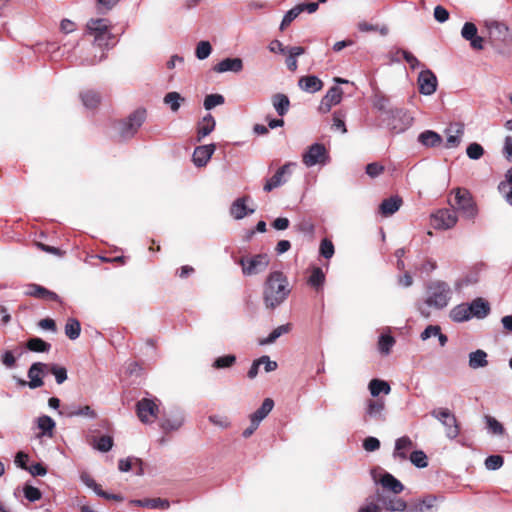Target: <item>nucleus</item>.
Masks as SVG:
<instances>
[{"label":"nucleus","instance_id":"1","mask_svg":"<svg viewBox=\"0 0 512 512\" xmlns=\"http://www.w3.org/2000/svg\"><path fill=\"white\" fill-rule=\"evenodd\" d=\"M290 293L287 277L280 271L271 272L264 284L263 299L265 306L274 309L279 306Z\"/></svg>","mask_w":512,"mask_h":512},{"label":"nucleus","instance_id":"2","mask_svg":"<svg viewBox=\"0 0 512 512\" xmlns=\"http://www.w3.org/2000/svg\"><path fill=\"white\" fill-rule=\"evenodd\" d=\"M427 297L424 304L419 305L418 310L424 317H429L430 312L426 310V306L435 309H443L451 299V288L448 283L440 280L432 281L426 288Z\"/></svg>","mask_w":512,"mask_h":512},{"label":"nucleus","instance_id":"3","mask_svg":"<svg viewBox=\"0 0 512 512\" xmlns=\"http://www.w3.org/2000/svg\"><path fill=\"white\" fill-rule=\"evenodd\" d=\"M455 204L452 205L462 216L466 219L473 220L478 214L477 205L472 197V194L465 188H456Z\"/></svg>","mask_w":512,"mask_h":512},{"label":"nucleus","instance_id":"4","mask_svg":"<svg viewBox=\"0 0 512 512\" xmlns=\"http://www.w3.org/2000/svg\"><path fill=\"white\" fill-rule=\"evenodd\" d=\"M87 30L94 36L95 42L100 47H107L110 45V41L114 40L107 19H90L87 23Z\"/></svg>","mask_w":512,"mask_h":512},{"label":"nucleus","instance_id":"5","mask_svg":"<svg viewBox=\"0 0 512 512\" xmlns=\"http://www.w3.org/2000/svg\"><path fill=\"white\" fill-rule=\"evenodd\" d=\"M431 416L439 420L445 427L448 438L454 439L460 434V425L456 416L448 408H437L431 411Z\"/></svg>","mask_w":512,"mask_h":512},{"label":"nucleus","instance_id":"6","mask_svg":"<svg viewBox=\"0 0 512 512\" xmlns=\"http://www.w3.org/2000/svg\"><path fill=\"white\" fill-rule=\"evenodd\" d=\"M146 117V110L138 109L131 113L126 120L119 122V134L122 139L133 137Z\"/></svg>","mask_w":512,"mask_h":512},{"label":"nucleus","instance_id":"7","mask_svg":"<svg viewBox=\"0 0 512 512\" xmlns=\"http://www.w3.org/2000/svg\"><path fill=\"white\" fill-rule=\"evenodd\" d=\"M238 263L242 267L244 275H255L264 271L269 265V258L266 254H257L252 258L241 257Z\"/></svg>","mask_w":512,"mask_h":512},{"label":"nucleus","instance_id":"8","mask_svg":"<svg viewBox=\"0 0 512 512\" xmlns=\"http://www.w3.org/2000/svg\"><path fill=\"white\" fill-rule=\"evenodd\" d=\"M136 413L142 423H151L155 418H157L159 407L155 400L142 398L136 404Z\"/></svg>","mask_w":512,"mask_h":512},{"label":"nucleus","instance_id":"9","mask_svg":"<svg viewBox=\"0 0 512 512\" xmlns=\"http://www.w3.org/2000/svg\"><path fill=\"white\" fill-rule=\"evenodd\" d=\"M458 217L454 209H439L432 215V225L435 229H450L456 225Z\"/></svg>","mask_w":512,"mask_h":512},{"label":"nucleus","instance_id":"10","mask_svg":"<svg viewBox=\"0 0 512 512\" xmlns=\"http://www.w3.org/2000/svg\"><path fill=\"white\" fill-rule=\"evenodd\" d=\"M327 159V150L325 146L320 143L311 145L302 157V161L307 167H312L316 164H325Z\"/></svg>","mask_w":512,"mask_h":512},{"label":"nucleus","instance_id":"11","mask_svg":"<svg viewBox=\"0 0 512 512\" xmlns=\"http://www.w3.org/2000/svg\"><path fill=\"white\" fill-rule=\"evenodd\" d=\"M392 116L388 123L390 130L394 133H401L407 130L413 123V117L405 110L396 109L391 111Z\"/></svg>","mask_w":512,"mask_h":512},{"label":"nucleus","instance_id":"12","mask_svg":"<svg viewBox=\"0 0 512 512\" xmlns=\"http://www.w3.org/2000/svg\"><path fill=\"white\" fill-rule=\"evenodd\" d=\"M485 25L489 30V36L492 41L506 43L511 39L509 28L506 24L492 20L486 21Z\"/></svg>","mask_w":512,"mask_h":512},{"label":"nucleus","instance_id":"13","mask_svg":"<svg viewBox=\"0 0 512 512\" xmlns=\"http://www.w3.org/2000/svg\"><path fill=\"white\" fill-rule=\"evenodd\" d=\"M343 91L338 86L331 87L326 95L322 98L318 110L320 113L326 114L331 108L339 104L342 100Z\"/></svg>","mask_w":512,"mask_h":512},{"label":"nucleus","instance_id":"14","mask_svg":"<svg viewBox=\"0 0 512 512\" xmlns=\"http://www.w3.org/2000/svg\"><path fill=\"white\" fill-rule=\"evenodd\" d=\"M419 92L423 95H431L436 91L437 78L431 70L421 71L418 76Z\"/></svg>","mask_w":512,"mask_h":512},{"label":"nucleus","instance_id":"15","mask_svg":"<svg viewBox=\"0 0 512 512\" xmlns=\"http://www.w3.org/2000/svg\"><path fill=\"white\" fill-rule=\"evenodd\" d=\"M81 481L90 489H92L99 497H102L107 500H114L117 502H122L124 500L123 496L120 494H111L104 491L100 484H98L88 473L81 474Z\"/></svg>","mask_w":512,"mask_h":512},{"label":"nucleus","instance_id":"16","mask_svg":"<svg viewBox=\"0 0 512 512\" xmlns=\"http://www.w3.org/2000/svg\"><path fill=\"white\" fill-rule=\"evenodd\" d=\"M461 35L470 42V46L474 50H482L484 48V39L477 35V27L474 23L466 22L462 27Z\"/></svg>","mask_w":512,"mask_h":512},{"label":"nucleus","instance_id":"17","mask_svg":"<svg viewBox=\"0 0 512 512\" xmlns=\"http://www.w3.org/2000/svg\"><path fill=\"white\" fill-rule=\"evenodd\" d=\"M46 368H48V364L42 362H35L30 366L27 375L30 379L28 386L31 389H36L43 386L44 382L42 376Z\"/></svg>","mask_w":512,"mask_h":512},{"label":"nucleus","instance_id":"18","mask_svg":"<svg viewBox=\"0 0 512 512\" xmlns=\"http://www.w3.org/2000/svg\"><path fill=\"white\" fill-rule=\"evenodd\" d=\"M25 294L37 299L60 302V298L55 292L35 283L27 285Z\"/></svg>","mask_w":512,"mask_h":512},{"label":"nucleus","instance_id":"19","mask_svg":"<svg viewBox=\"0 0 512 512\" xmlns=\"http://www.w3.org/2000/svg\"><path fill=\"white\" fill-rule=\"evenodd\" d=\"M291 166H292L291 163H286L282 167H280L275 172V174L266 181V183L264 184L263 189L266 192H270L273 189H275V188L281 186L282 184H284L286 182L285 176L290 174V167Z\"/></svg>","mask_w":512,"mask_h":512},{"label":"nucleus","instance_id":"20","mask_svg":"<svg viewBox=\"0 0 512 512\" xmlns=\"http://www.w3.org/2000/svg\"><path fill=\"white\" fill-rule=\"evenodd\" d=\"M130 505L148 508V509H159L167 510L170 508V501L164 498H144L134 499L129 502Z\"/></svg>","mask_w":512,"mask_h":512},{"label":"nucleus","instance_id":"21","mask_svg":"<svg viewBox=\"0 0 512 512\" xmlns=\"http://www.w3.org/2000/svg\"><path fill=\"white\" fill-rule=\"evenodd\" d=\"M216 149L215 144L198 146L193 153V162L197 167H204L211 159Z\"/></svg>","mask_w":512,"mask_h":512},{"label":"nucleus","instance_id":"22","mask_svg":"<svg viewBox=\"0 0 512 512\" xmlns=\"http://www.w3.org/2000/svg\"><path fill=\"white\" fill-rule=\"evenodd\" d=\"M385 402L382 399H369L367 401L366 416L375 421H385Z\"/></svg>","mask_w":512,"mask_h":512},{"label":"nucleus","instance_id":"23","mask_svg":"<svg viewBox=\"0 0 512 512\" xmlns=\"http://www.w3.org/2000/svg\"><path fill=\"white\" fill-rule=\"evenodd\" d=\"M250 200L249 196H243L237 198L230 207V214L233 218L240 220L243 219L248 214L254 213V209H249L246 203Z\"/></svg>","mask_w":512,"mask_h":512},{"label":"nucleus","instance_id":"24","mask_svg":"<svg viewBox=\"0 0 512 512\" xmlns=\"http://www.w3.org/2000/svg\"><path fill=\"white\" fill-rule=\"evenodd\" d=\"M378 501L389 512L404 511L407 507L406 502L397 496L379 495Z\"/></svg>","mask_w":512,"mask_h":512},{"label":"nucleus","instance_id":"25","mask_svg":"<svg viewBox=\"0 0 512 512\" xmlns=\"http://www.w3.org/2000/svg\"><path fill=\"white\" fill-rule=\"evenodd\" d=\"M403 204V200L400 196L395 195L387 199H384L379 206V213L383 217H389L397 212Z\"/></svg>","mask_w":512,"mask_h":512},{"label":"nucleus","instance_id":"26","mask_svg":"<svg viewBox=\"0 0 512 512\" xmlns=\"http://www.w3.org/2000/svg\"><path fill=\"white\" fill-rule=\"evenodd\" d=\"M298 86L305 92L315 93L323 88V82L317 76L307 75L300 77Z\"/></svg>","mask_w":512,"mask_h":512},{"label":"nucleus","instance_id":"27","mask_svg":"<svg viewBox=\"0 0 512 512\" xmlns=\"http://www.w3.org/2000/svg\"><path fill=\"white\" fill-rule=\"evenodd\" d=\"M243 69V62L240 58H225L214 66V71L223 73L227 71L240 72Z\"/></svg>","mask_w":512,"mask_h":512},{"label":"nucleus","instance_id":"28","mask_svg":"<svg viewBox=\"0 0 512 512\" xmlns=\"http://www.w3.org/2000/svg\"><path fill=\"white\" fill-rule=\"evenodd\" d=\"M469 305L471 316L478 319L485 318L490 313L489 302L483 298H476Z\"/></svg>","mask_w":512,"mask_h":512},{"label":"nucleus","instance_id":"29","mask_svg":"<svg viewBox=\"0 0 512 512\" xmlns=\"http://www.w3.org/2000/svg\"><path fill=\"white\" fill-rule=\"evenodd\" d=\"M184 422V418L181 413L176 415L164 416L160 421V427L165 433L178 430Z\"/></svg>","mask_w":512,"mask_h":512},{"label":"nucleus","instance_id":"30","mask_svg":"<svg viewBox=\"0 0 512 512\" xmlns=\"http://www.w3.org/2000/svg\"><path fill=\"white\" fill-rule=\"evenodd\" d=\"M379 482L383 488L391 491L395 495L400 494L404 490V485L390 473H384Z\"/></svg>","mask_w":512,"mask_h":512},{"label":"nucleus","instance_id":"31","mask_svg":"<svg viewBox=\"0 0 512 512\" xmlns=\"http://www.w3.org/2000/svg\"><path fill=\"white\" fill-rule=\"evenodd\" d=\"M215 119L211 114H207L198 123L197 127V141L200 142L202 138L209 135L215 128Z\"/></svg>","mask_w":512,"mask_h":512},{"label":"nucleus","instance_id":"32","mask_svg":"<svg viewBox=\"0 0 512 512\" xmlns=\"http://www.w3.org/2000/svg\"><path fill=\"white\" fill-rule=\"evenodd\" d=\"M274 109L281 117L287 114L290 108V100L287 95L283 93H276L271 98Z\"/></svg>","mask_w":512,"mask_h":512},{"label":"nucleus","instance_id":"33","mask_svg":"<svg viewBox=\"0 0 512 512\" xmlns=\"http://www.w3.org/2000/svg\"><path fill=\"white\" fill-rule=\"evenodd\" d=\"M418 141L425 147H438L442 143V137L432 130H426L418 136Z\"/></svg>","mask_w":512,"mask_h":512},{"label":"nucleus","instance_id":"34","mask_svg":"<svg viewBox=\"0 0 512 512\" xmlns=\"http://www.w3.org/2000/svg\"><path fill=\"white\" fill-rule=\"evenodd\" d=\"M450 318L454 322H458V323L470 320L472 318V316H471L469 305L466 303H463V304H459V305L455 306L450 311Z\"/></svg>","mask_w":512,"mask_h":512},{"label":"nucleus","instance_id":"35","mask_svg":"<svg viewBox=\"0 0 512 512\" xmlns=\"http://www.w3.org/2000/svg\"><path fill=\"white\" fill-rule=\"evenodd\" d=\"M413 446L412 440L408 436L400 437L396 440L394 457L402 460L407 459V451Z\"/></svg>","mask_w":512,"mask_h":512},{"label":"nucleus","instance_id":"36","mask_svg":"<svg viewBox=\"0 0 512 512\" xmlns=\"http://www.w3.org/2000/svg\"><path fill=\"white\" fill-rule=\"evenodd\" d=\"M274 401L271 398H266L262 402L260 408H258L254 413L251 414L250 419L255 420V422L260 423L273 409Z\"/></svg>","mask_w":512,"mask_h":512},{"label":"nucleus","instance_id":"37","mask_svg":"<svg viewBox=\"0 0 512 512\" xmlns=\"http://www.w3.org/2000/svg\"><path fill=\"white\" fill-rule=\"evenodd\" d=\"M82 103L89 109H95L101 102V96L98 92L93 90H87L80 94Z\"/></svg>","mask_w":512,"mask_h":512},{"label":"nucleus","instance_id":"38","mask_svg":"<svg viewBox=\"0 0 512 512\" xmlns=\"http://www.w3.org/2000/svg\"><path fill=\"white\" fill-rule=\"evenodd\" d=\"M488 365L487 353L481 349L471 352L469 355V366L472 369L486 367Z\"/></svg>","mask_w":512,"mask_h":512},{"label":"nucleus","instance_id":"39","mask_svg":"<svg viewBox=\"0 0 512 512\" xmlns=\"http://www.w3.org/2000/svg\"><path fill=\"white\" fill-rule=\"evenodd\" d=\"M325 282V274L320 267H313L311 275L308 278V284L316 291L322 289Z\"/></svg>","mask_w":512,"mask_h":512},{"label":"nucleus","instance_id":"40","mask_svg":"<svg viewBox=\"0 0 512 512\" xmlns=\"http://www.w3.org/2000/svg\"><path fill=\"white\" fill-rule=\"evenodd\" d=\"M291 330V324H284L275 328L267 338L259 340L260 345H268L274 343L281 335L288 333Z\"/></svg>","mask_w":512,"mask_h":512},{"label":"nucleus","instance_id":"41","mask_svg":"<svg viewBox=\"0 0 512 512\" xmlns=\"http://www.w3.org/2000/svg\"><path fill=\"white\" fill-rule=\"evenodd\" d=\"M133 465L138 466L137 475L143 474V462L139 458H126V459H120L118 463V468L121 472H128L132 469Z\"/></svg>","mask_w":512,"mask_h":512},{"label":"nucleus","instance_id":"42","mask_svg":"<svg viewBox=\"0 0 512 512\" xmlns=\"http://www.w3.org/2000/svg\"><path fill=\"white\" fill-rule=\"evenodd\" d=\"M184 101L185 98L175 91L167 93L163 99V102L169 105L172 112H177Z\"/></svg>","mask_w":512,"mask_h":512},{"label":"nucleus","instance_id":"43","mask_svg":"<svg viewBox=\"0 0 512 512\" xmlns=\"http://www.w3.org/2000/svg\"><path fill=\"white\" fill-rule=\"evenodd\" d=\"M26 347L32 352H48L51 344L41 338L33 337L26 342Z\"/></svg>","mask_w":512,"mask_h":512},{"label":"nucleus","instance_id":"44","mask_svg":"<svg viewBox=\"0 0 512 512\" xmlns=\"http://www.w3.org/2000/svg\"><path fill=\"white\" fill-rule=\"evenodd\" d=\"M369 390L373 397H377L380 393L389 394L390 385L380 379H372L369 383Z\"/></svg>","mask_w":512,"mask_h":512},{"label":"nucleus","instance_id":"45","mask_svg":"<svg viewBox=\"0 0 512 512\" xmlns=\"http://www.w3.org/2000/svg\"><path fill=\"white\" fill-rule=\"evenodd\" d=\"M81 333V324L75 318H69L65 325V334L71 339L75 340L80 336Z\"/></svg>","mask_w":512,"mask_h":512},{"label":"nucleus","instance_id":"46","mask_svg":"<svg viewBox=\"0 0 512 512\" xmlns=\"http://www.w3.org/2000/svg\"><path fill=\"white\" fill-rule=\"evenodd\" d=\"M37 423H38V428L42 431L43 435L52 437L53 430L55 428V422L51 417L43 415L38 418Z\"/></svg>","mask_w":512,"mask_h":512},{"label":"nucleus","instance_id":"47","mask_svg":"<svg viewBox=\"0 0 512 512\" xmlns=\"http://www.w3.org/2000/svg\"><path fill=\"white\" fill-rule=\"evenodd\" d=\"M395 344V339L391 335L385 334L381 335L378 341V349L382 354H389L393 345Z\"/></svg>","mask_w":512,"mask_h":512},{"label":"nucleus","instance_id":"48","mask_svg":"<svg viewBox=\"0 0 512 512\" xmlns=\"http://www.w3.org/2000/svg\"><path fill=\"white\" fill-rule=\"evenodd\" d=\"M485 421H486L487 428L489 429V431L492 434H495V435H504L505 434V429H504L503 425L494 417H492L490 415H486Z\"/></svg>","mask_w":512,"mask_h":512},{"label":"nucleus","instance_id":"49","mask_svg":"<svg viewBox=\"0 0 512 512\" xmlns=\"http://www.w3.org/2000/svg\"><path fill=\"white\" fill-rule=\"evenodd\" d=\"M45 370H48L55 376L56 382L58 384H62L67 380V370L64 367L58 366L56 364H48V368Z\"/></svg>","mask_w":512,"mask_h":512},{"label":"nucleus","instance_id":"50","mask_svg":"<svg viewBox=\"0 0 512 512\" xmlns=\"http://www.w3.org/2000/svg\"><path fill=\"white\" fill-rule=\"evenodd\" d=\"M236 362V357L232 354L224 355L221 357H218L213 362V367L215 369H223V368H229L232 367Z\"/></svg>","mask_w":512,"mask_h":512},{"label":"nucleus","instance_id":"51","mask_svg":"<svg viewBox=\"0 0 512 512\" xmlns=\"http://www.w3.org/2000/svg\"><path fill=\"white\" fill-rule=\"evenodd\" d=\"M319 252H320V255L326 259L332 258V256L335 253V248H334L333 242L328 238L322 239V241L320 243V247H319Z\"/></svg>","mask_w":512,"mask_h":512},{"label":"nucleus","instance_id":"52","mask_svg":"<svg viewBox=\"0 0 512 512\" xmlns=\"http://www.w3.org/2000/svg\"><path fill=\"white\" fill-rule=\"evenodd\" d=\"M410 461L418 468H425L428 466L427 456L421 450L413 451L410 455Z\"/></svg>","mask_w":512,"mask_h":512},{"label":"nucleus","instance_id":"53","mask_svg":"<svg viewBox=\"0 0 512 512\" xmlns=\"http://www.w3.org/2000/svg\"><path fill=\"white\" fill-rule=\"evenodd\" d=\"M212 52V46L208 41H200L195 50V55L199 60L206 59Z\"/></svg>","mask_w":512,"mask_h":512},{"label":"nucleus","instance_id":"54","mask_svg":"<svg viewBox=\"0 0 512 512\" xmlns=\"http://www.w3.org/2000/svg\"><path fill=\"white\" fill-rule=\"evenodd\" d=\"M224 102L225 99L221 94H209L204 99V108L211 110L218 105H222Z\"/></svg>","mask_w":512,"mask_h":512},{"label":"nucleus","instance_id":"55","mask_svg":"<svg viewBox=\"0 0 512 512\" xmlns=\"http://www.w3.org/2000/svg\"><path fill=\"white\" fill-rule=\"evenodd\" d=\"M466 153L470 159L478 160L484 155V149L480 144L474 142L468 145Z\"/></svg>","mask_w":512,"mask_h":512},{"label":"nucleus","instance_id":"56","mask_svg":"<svg viewBox=\"0 0 512 512\" xmlns=\"http://www.w3.org/2000/svg\"><path fill=\"white\" fill-rule=\"evenodd\" d=\"M23 492H24L25 498L27 500H29L30 502L38 501L42 497L41 491L32 485H28V484L25 485L23 488Z\"/></svg>","mask_w":512,"mask_h":512},{"label":"nucleus","instance_id":"57","mask_svg":"<svg viewBox=\"0 0 512 512\" xmlns=\"http://www.w3.org/2000/svg\"><path fill=\"white\" fill-rule=\"evenodd\" d=\"M302 12V9L300 7H293L290 9L283 17V20L280 25V29L284 30L287 26L290 25V23Z\"/></svg>","mask_w":512,"mask_h":512},{"label":"nucleus","instance_id":"58","mask_svg":"<svg viewBox=\"0 0 512 512\" xmlns=\"http://www.w3.org/2000/svg\"><path fill=\"white\" fill-rule=\"evenodd\" d=\"M504 463V458L501 455H491L486 458L485 466L489 470H497Z\"/></svg>","mask_w":512,"mask_h":512},{"label":"nucleus","instance_id":"59","mask_svg":"<svg viewBox=\"0 0 512 512\" xmlns=\"http://www.w3.org/2000/svg\"><path fill=\"white\" fill-rule=\"evenodd\" d=\"M389 99L381 94V93H375L373 97V106L379 111H386L388 108Z\"/></svg>","mask_w":512,"mask_h":512},{"label":"nucleus","instance_id":"60","mask_svg":"<svg viewBox=\"0 0 512 512\" xmlns=\"http://www.w3.org/2000/svg\"><path fill=\"white\" fill-rule=\"evenodd\" d=\"M113 446V439L111 436L103 435L99 437L96 443V448L101 452H108Z\"/></svg>","mask_w":512,"mask_h":512},{"label":"nucleus","instance_id":"61","mask_svg":"<svg viewBox=\"0 0 512 512\" xmlns=\"http://www.w3.org/2000/svg\"><path fill=\"white\" fill-rule=\"evenodd\" d=\"M71 415L72 416H85V417H89V418L97 417L96 412L89 405H85V406L79 408L78 410L73 411L71 413Z\"/></svg>","mask_w":512,"mask_h":512},{"label":"nucleus","instance_id":"62","mask_svg":"<svg viewBox=\"0 0 512 512\" xmlns=\"http://www.w3.org/2000/svg\"><path fill=\"white\" fill-rule=\"evenodd\" d=\"M384 171V167L376 162L370 163L366 166V173L374 178L379 176Z\"/></svg>","mask_w":512,"mask_h":512},{"label":"nucleus","instance_id":"63","mask_svg":"<svg viewBox=\"0 0 512 512\" xmlns=\"http://www.w3.org/2000/svg\"><path fill=\"white\" fill-rule=\"evenodd\" d=\"M434 18L438 22L443 23L449 19V12L443 6L438 5L434 8Z\"/></svg>","mask_w":512,"mask_h":512},{"label":"nucleus","instance_id":"64","mask_svg":"<svg viewBox=\"0 0 512 512\" xmlns=\"http://www.w3.org/2000/svg\"><path fill=\"white\" fill-rule=\"evenodd\" d=\"M433 505L427 503L426 501H422L415 506L409 508L407 512H432Z\"/></svg>","mask_w":512,"mask_h":512}]
</instances>
